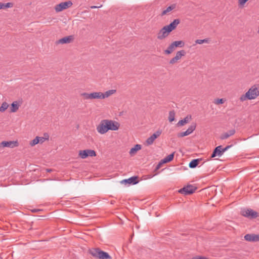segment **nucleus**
Returning <instances> with one entry per match:
<instances>
[{"label": "nucleus", "instance_id": "f257e3e1", "mask_svg": "<svg viewBox=\"0 0 259 259\" xmlns=\"http://www.w3.org/2000/svg\"><path fill=\"white\" fill-rule=\"evenodd\" d=\"M119 123L114 120L109 119L102 120L97 126V131L100 134H104L108 131H116L119 128Z\"/></svg>", "mask_w": 259, "mask_h": 259}, {"label": "nucleus", "instance_id": "f03ea898", "mask_svg": "<svg viewBox=\"0 0 259 259\" xmlns=\"http://www.w3.org/2000/svg\"><path fill=\"white\" fill-rule=\"evenodd\" d=\"M116 92L115 90H110L105 93L100 92L91 93H82L80 94V96L84 100L104 99L114 94Z\"/></svg>", "mask_w": 259, "mask_h": 259}, {"label": "nucleus", "instance_id": "7ed1b4c3", "mask_svg": "<svg viewBox=\"0 0 259 259\" xmlns=\"http://www.w3.org/2000/svg\"><path fill=\"white\" fill-rule=\"evenodd\" d=\"M89 253L96 258L112 259L108 253L101 250L99 248H92L89 250Z\"/></svg>", "mask_w": 259, "mask_h": 259}, {"label": "nucleus", "instance_id": "20e7f679", "mask_svg": "<svg viewBox=\"0 0 259 259\" xmlns=\"http://www.w3.org/2000/svg\"><path fill=\"white\" fill-rule=\"evenodd\" d=\"M258 96V90L256 87L253 86L249 89V90L245 93V94L243 95L240 97V100L241 101H244L247 99H254Z\"/></svg>", "mask_w": 259, "mask_h": 259}, {"label": "nucleus", "instance_id": "39448f33", "mask_svg": "<svg viewBox=\"0 0 259 259\" xmlns=\"http://www.w3.org/2000/svg\"><path fill=\"white\" fill-rule=\"evenodd\" d=\"M72 5V2L71 1H68L56 5L54 9L55 11L58 13L71 7Z\"/></svg>", "mask_w": 259, "mask_h": 259}, {"label": "nucleus", "instance_id": "423d86ee", "mask_svg": "<svg viewBox=\"0 0 259 259\" xmlns=\"http://www.w3.org/2000/svg\"><path fill=\"white\" fill-rule=\"evenodd\" d=\"M196 189V187L193 185H188L184 187L183 188L180 189L179 190V192L185 195H187L193 194L195 192Z\"/></svg>", "mask_w": 259, "mask_h": 259}, {"label": "nucleus", "instance_id": "0eeeda50", "mask_svg": "<svg viewBox=\"0 0 259 259\" xmlns=\"http://www.w3.org/2000/svg\"><path fill=\"white\" fill-rule=\"evenodd\" d=\"M79 156L82 159H85L88 156L94 157L96 156L95 151L91 149L80 150L78 153Z\"/></svg>", "mask_w": 259, "mask_h": 259}, {"label": "nucleus", "instance_id": "6e6552de", "mask_svg": "<svg viewBox=\"0 0 259 259\" xmlns=\"http://www.w3.org/2000/svg\"><path fill=\"white\" fill-rule=\"evenodd\" d=\"M241 214L249 219H255L258 217V213L251 209H244L241 210Z\"/></svg>", "mask_w": 259, "mask_h": 259}, {"label": "nucleus", "instance_id": "1a4fd4ad", "mask_svg": "<svg viewBox=\"0 0 259 259\" xmlns=\"http://www.w3.org/2000/svg\"><path fill=\"white\" fill-rule=\"evenodd\" d=\"M186 55V52L185 50H181L178 51L176 53V56L171 59L169 62V64L171 65H173L180 60L183 56H184Z\"/></svg>", "mask_w": 259, "mask_h": 259}, {"label": "nucleus", "instance_id": "9d476101", "mask_svg": "<svg viewBox=\"0 0 259 259\" xmlns=\"http://www.w3.org/2000/svg\"><path fill=\"white\" fill-rule=\"evenodd\" d=\"M162 133V131L161 130H157L155 133H154L153 135H152L150 137H149L146 141V144L147 146H149L152 145L155 140L159 137Z\"/></svg>", "mask_w": 259, "mask_h": 259}, {"label": "nucleus", "instance_id": "9b49d317", "mask_svg": "<svg viewBox=\"0 0 259 259\" xmlns=\"http://www.w3.org/2000/svg\"><path fill=\"white\" fill-rule=\"evenodd\" d=\"M169 33L170 32L164 26L157 33V38L159 40H163L167 37L169 35Z\"/></svg>", "mask_w": 259, "mask_h": 259}, {"label": "nucleus", "instance_id": "f8f14e48", "mask_svg": "<svg viewBox=\"0 0 259 259\" xmlns=\"http://www.w3.org/2000/svg\"><path fill=\"white\" fill-rule=\"evenodd\" d=\"M196 124L195 123H192L189 128L185 132L179 133L178 134L179 138H182L187 136L191 134L196 128Z\"/></svg>", "mask_w": 259, "mask_h": 259}, {"label": "nucleus", "instance_id": "ddd939ff", "mask_svg": "<svg viewBox=\"0 0 259 259\" xmlns=\"http://www.w3.org/2000/svg\"><path fill=\"white\" fill-rule=\"evenodd\" d=\"M19 143L17 141H3L0 143V148L9 147L14 148L18 147Z\"/></svg>", "mask_w": 259, "mask_h": 259}, {"label": "nucleus", "instance_id": "4468645a", "mask_svg": "<svg viewBox=\"0 0 259 259\" xmlns=\"http://www.w3.org/2000/svg\"><path fill=\"white\" fill-rule=\"evenodd\" d=\"M138 176H134L132 177L127 179H124L122 180L120 183L121 184H132V185H135L139 183L138 181Z\"/></svg>", "mask_w": 259, "mask_h": 259}, {"label": "nucleus", "instance_id": "2eb2a0df", "mask_svg": "<svg viewBox=\"0 0 259 259\" xmlns=\"http://www.w3.org/2000/svg\"><path fill=\"white\" fill-rule=\"evenodd\" d=\"M244 239L249 242H257L259 241V235L247 234L244 236Z\"/></svg>", "mask_w": 259, "mask_h": 259}, {"label": "nucleus", "instance_id": "dca6fc26", "mask_svg": "<svg viewBox=\"0 0 259 259\" xmlns=\"http://www.w3.org/2000/svg\"><path fill=\"white\" fill-rule=\"evenodd\" d=\"M180 20L179 19H175L169 25L165 26L170 33L172 30H175L177 26L180 24Z\"/></svg>", "mask_w": 259, "mask_h": 259}, {"label": "nucleus", "instance_id": "f3484780", "mask_svg": "<svg viewBox=\"0 0 259 259\" xmlns=\"http://www.w3.org/2000/svg\"><path fill=\"white\" fill-rule=\"evenodd\" d=\"M236 131L234 129H232L227 132L224 133L220 136V139L221 140H225L229 138L230 136H232L234 135Z\"/></svg>", "mask_w": 259, "mask_h": 259}, {"label": "nucleus", "instance_id": "a211bd4d", "mask_svg": "<svg viewBox=\"0 0 259 259\" xmlns=\"http://www.w3.org/2000/svg\"><path fill=\"white\" fill-rule=\"evenodd\" d=\"M73 39V37L72 35L64 37L57 41V44H68L71 42Z\"/></svg>", "mask_w": 259, "mask_h": 259}, {"label": "nucleus", "instance_id": "6ab92c4d", "mask_svg": "<svg viewBox=\"0 0 259 259\" xmlns=\"http://www.w3.org/2000/svg\"><path fill=\"white\" fill-rule=\"evenodd\" d=\"M223 155V153L222 151V146H219L217 147L214 150L211 155V158L215 157L217 156H221Z\"/></svg>", "mask_w": 259, "mask_h": 259}, {"label": "nucleus", "instance_id": "aec40b11", "mask_svg": "<svg viewBox=\"0 0 259 259\" xmlns=\"http://www.w3.org/2000/svg\"><path fill=\"white\" fill-rule=\"evenodd\" d=\"M176 8V5L172 4L169 6H168L166 9L162 11L161 12L160 16H163L166 15H168L169 14V13L172 11L174 9Z\"/></svg>", "mask_w": 259, "mask_h": 259}, {"label": "nucleus", "instance_id": "412c9836", "mask_svg": "<svg viewBox=\"0 0 259 259\" xmlns=\"http://www.w3.org/2000/svg\"><path fill=\"white\" fill-rule=\"evenodd\" d=\"M142 146L141 145L136 144L134 147L131 149L130 154L131 156L134 155L138 151L141 149Z\"/></svg>", "mask_w": 259, "mask_h": 259}, {"label": "nucleus", "instance_id": "4be33fe9", "mask_svg": "<svg viewBox=\"0 0 259 259\" xmlns=\"http://www.w3.org/2000/svg\"><path fill=\"white\" fill-rule=\"evenodd\" d=\"M191 115H187L186 117H185L183 119H182L180 120L178 123V126H183L185 124L187 123L189 120L191 119Z\"/></svg>", "mask_w": 259, "mask_h": 259}, {"label": "nucleus", "instance_id": "5701e85b", "mask_svg": "<svg viewBox=\"0 0 259 259\" xmlns=\"http://www.w3.org/2000/svg\"><path fill=\"white\" fill-rule=\"evenodd\" d=\"M175 48L174 47V46L172 45V43H171L168 47H167V49L164 51V53L165 55H169L171 53H172L174 50H175Z\"/></svg>", "mask_w": 259, "mask_h": 259}, {"label": "nucleus", "instance_id": "b1692460", "mask_svg": "<svg viewBox=\"0 0 259 259\" xmlns=\"http://www.w3.org/2000/svg\"><path fill=\"white\" fill-rule=\"evenodd\" d=\"M201 160L200 159H195L192 160L189 164L190 168H195Z\"/></svg>", "mask_w": 259, "mask_h": 259}, {"label": "nucleus", "instance_id": "393cba45", "mask_svg": "<svg viewBox=\"0 0 259 259\" xmlns=\"http://www.w3.org/2000/svg\"><path fill=\"white\" fill-rule=\"evenodd\" d=\"M19 107V105H18L17 102H13L11 105V112H16L18 110Z\"/></svg>", "mask_w": 259, "mask_h": 259}, {"label": "nucleus", "instance_id": "a878e982", "mask_svg": "<svg viewBox=\"0 0 259 259\" xmlns=\"http://www.w3.org/2000/svg\"><path fill=\"white\" fill-rule=\"evenodd\" d=\"M174 154H175V152H173L172 153H171V154L168 155V156H167L166 157H165L164 159H162V162L166 163L171 161L174 159Z\"/></svg>", "mask_w": 259, "mask_h": 259}, {"label": "nucleus", "instance_id": "bb28decb", "mask_svg": "<svg viewBox=\"0 0 259 259\" xmlns=\"http://www.w3.org/2000/svg\"><path fill=\"white\" fill-rule=\"evenodd\" d=\"M175 49L177 47L182 48L185 46V42L183 40H177L172 42Z\"/></svg>", "mask_w": 259, "mask_h": 259}, {"label": "nucleus", "instance_id": "cd10ccee", "mask_svg": "<svg viewBox=\"0 0 259 259\" xmlns=\"http://www.w3.org/2000/svg\"><path fill=\"white\" fill-rule=\"evenodd\" d=\"M13 6V4L12 3H0V9H5L8 8H12Z\"/></svg>", "mask_w": 259, "mask_h": 259}, {"label": "nucleus", "instance_id": "c85d7f7f", "mask_svg": "<svg viewBox=\"0 0 259 259\" xmlns=\"http://www.w3.org/2000/svg\"><path fill=\"white\" fill-rule=\"evenodd\" d=\"M8 107H9V104L7 102H3L0 107V112H5L8 109Z\"/></svg>", "mask_w": 259, "mask_h": 259}, {"label": "nucleus", "instance_id": "c756f323", "mask_svg": "<svg viewBox=\"0 0 259 259\" xmlns=\"http://www.w3.org/2000/svg\"><path fill=\"white\" fill-rule=\"evenodd\" d=\"M175 112L174 110H171L169 112L168 120L170 122H172L175 120Z\"/></svg>", "mask_w": 259, "mask_h": 259}, {"label": "nucleus", "instance_id": "7c9ffc66", "mask_svg": "<svg viewBox=\"0 0 259 259\" xmlns=\"http://www.w3.org/2000/svg\"><path fill=\"white\" fill-rule=\"evenodd\" d=\"M39 143V141L38 140V137L37 136L33 140L30 142L29 144L31 146L33 147Z\"/></svg>", "mask_w": 259, "mask_h": 259}, {"label": "nucleus", "instance_id": "2f4dec72", "mask_svg": "<svg viewBox=\"0 0 259 259\" xmlns=\"http://www.w3.org/2000/svg\"><path fill=\"white\" fill-rule=\"evenodd\" d=\"M209 41V38H205L203 39H196L195 42L196 44H202L203 43H208Z\"/></svg>", "mask_w": 259, "mask_h": 259}, {"label": "nucleus", "instance_id": "473e14b6", "mask_svg": "<svg viewBox=\"0 0 259 259\" xmlns=\"http://www.w3.org/2000/svg\"><path fill=\"white\" fill-rule=\"evenodd\" d=\"M224 102H225V101L223 99H218L215 100L214 103L217 105L222 104H223L224 103Z\"/></svg>", "mask_w": 259, "mask_h": 259}, {"label": "nucleus", "instance_id": "72a5a7b5", "mask_svg": "<svg viewBox=\"0 0 259 259\" xmlns=\"http://www.w3.org/2000/svg\"><path fill=\"white\" fill-rule=\"evenodd\" d=\"M232 146V145H228V146H227L226 147H225L224 148H222V153L223 154L227 150H228L230 148H231V147Z\"/></svg>", "mask_w": 259, "mask_h": 259}, {"label": "nucleus", "instance_id": "f704fd0d", "mask_svg": "<svg viewBox=\"0 0 259 259\" xmlns=\"http://www.w3.org/2000/svg\"><path fill=\"white\" fill-rule=\"evenodd\" d=\"M248 0H238L240 5L243 6Z\"/></svg>", "mask_w": 259, "mask_h": 259}, {"label": "nucleus", "instance_id": "c9c22d12", "mask_svg": "<svg viewBox=\"0 0 259 259\" xmlns=\"http://www.w3.org/2000/svg\"><path fill=\"white\" fill-rule=\"evenodd\" d=\"M48 139V138H45L44 137H38V140L39 141V143H44L46 140Z\"/></svg>", "mask_w": 259, "mask_h": 259}, {"label": "nucleus", "instance_id": "e433bc0d", "mask_svg": "<svg viewBox=\"0 0 259 259\" xmlns=\"http://www.w3.org/2000/svg\"><path fill=\"white\" fill-rule=\"evenodd\" d=\"M164 163H163L162 162V160H161L159 163L156 166V169L157 170L159 168H160L161 166V165L164 164Z\"/></svg>", "mask_w": 259, "mask_h": 259}, {"label": "nucleus", "instance_id": "4c0bfd02", "mask_svg": "<svg viewBox=\"0 0 259 259\" xmlns=\"http://www.w3.org/2000/svg\"><path fill=\"white\" fill-rule=\"evenodd\" d=\"M192 259H207V258L205 257L197 256L195 257H193Z\"/></svg>", "mask_w": 259, "mask_h": 259}, {"label": "nucleus", "instance_id": "58836bf2", "mask_svg": "<svg viewBox=\"0 0 259 259\" xmlns=\"http://www.w3.org/2000/svg\"><path fill=\"white\" fill-rule=\"evenodd\" d=\"M102 6V5H100V6H92L91 7V9L99 8H101Z\"/></svg>", "mask_w": 259, "mask_h": 259}, {"label": "nucleus", "instance_id": "ea45409f", "mask_svg": "<svg viewBox=\"0 0 259 259\" xmlns=\"http://www.w3.org/2000/svg\"><path fill=\"white\" fill-rule=\"evenodd\" d=\"M47 171H48V172H51V171H52V170L51 169H47Z\"/></svg>", "mask_w": 259, "mask_h": 259}, {"label": "nucleus", "instance_id": "a19ab883", "mask_svg": "<svg viewBox=\"0 0 259 259\" xmlns=\"http://www.w3.org/2000/svg\"><path fill=\"white\" fill-rule=\"evenodd\" d=\"M257 32H258V33H259V28H258V30L257 31Z\"/></svg>", "mask_w": 259, "mask_h": 259}]
</instances>
